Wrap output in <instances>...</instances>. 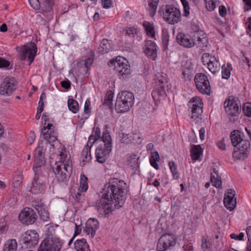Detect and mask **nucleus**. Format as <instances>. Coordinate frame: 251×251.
Instances as JSON below:
<instances>
[{
	"mask_svg": "<svg viewBox=\"0 0 251 251\" xmlns=\"http://www.w3.org/2000/svg\"><path fill=\"white\" fill-rule=\"evenodd\" d=\"M126 183L123 180L116 178H111L105 184L101 192V198L99 200L98 208L103 211L106 217L112 211L111 205L115 201V207L118 209L122 207L125 202L126 196L124 187Z\"/></svg>",
	"mask_w": 251,
	"mask_h": 251,
	"instance_id": "1",
	"label": "nucleus"
},
{
	"mask_svg": "<svg viewBox=\"0 0 251 251\" xmlns=\"http://www.w3.org/2000/svg\"><path fill=\"white\" fill-rule=\"evenodd\" d=\"M195 39L197 40L199 46L204 45L207 43L205 34L201 30H197L194 34ZM177 43L185 48H191L195 45V42L191 40L189 36L182 33L177 34L176 37Z\"/></svg>",
	"mask_w": 251,
	"mask_h": 251,
	"instance_id": "2",
	"label": "nucleus"
},
{
	"mask_svg": "<svg viewBox=\"0 0 251 251\" xmlns=\"http://www.w3.org/2000/svg\"><path fill=\"white\" fill-rule=\"evenodd\" d=\"M162 15L164 20L169 24L175 25L181 20V14L179 10L172 6L167 5L164 9L159 11Z\"/></svg>",
	"mask_w": 251,
	"mask_h": 251,
	"instance_id": "3",
	"label": "nucleus"
},
{
	"mask_svg": "<svg viewBox=\"0 0 251 251\" xmlns=\"http://www.w3.org/2000/svg\"><path fill=\"white\" fill-rule=\"evenodd\" d=\"M37 50V46L33 42H30L22 46L19 48L18 50L20 59L21 60H25L27 59L30 65L34 59Z\"/></svg>",
	"mask_w": 251,
	"mask_h": 251,
	"instance_id": "4",
	"label": "nucleus"
},
{
	"mask_svg": "<svg viewBox=\"0 0 251 251\" xmlns=\"http://www.w3.org/2000/svg\"><path fill=\"white\" fill-rule=\"evenodd\" d=\"M127 62L124 58L119 57L116 59H112L108 62L110 67H114V70L118 72L119 75L126 77L130 74V66L127 64Z\"/></svg>",
	"mask_w": 251,
	"mask_h": 251,
	"instance_id": "5",
	"label": "nucleus"
},
{
	"mask_svg": "<svg viewBox=\"0 0 251 251\" xmlns=\"http://www.w3.org/2000/svg\"><path fill=\"white\" fill-rule=\"evenodd\" d=\"M56 167L53 172L57 181L59 182L67 181L70 176L72 167L65 163L58 162L56 164Z\"/></svg>",
	"mask_w": 251,
	"mask_h": 251,
	"instance_id": "6",
	"label": "nucleus"
},
{
	"mask_svg": "<svg viewBox=\"0 0 251 251\" xmlns=\"http://www.w3.org/2000/svg\"><path fill=\"white\" fill-rule=\"evenodd\" d=\"M243 134L238 130H234L230 133V138L231 144L234 147H238L242 151H248L250 143L249 141L242 138Z\"/></svg>",
	"mask_w": 251,
	"mask_h": 251,
	"instance_id": "7",
	"label": "nucleus"
},
{
	"mask_svg": "<svg viewBox=\"0 0 251 251\" xmlns=\"http://www.w3.org/2000/svg\"><path fill=\"white\" fill-rule=\"evenodd\" d=\"M194 80L197 88L200 93L203 94H210V83L206 75L202 73L197 74Z\"/></svg>",
	"mask_w": 251,
	"mask_h": 251,
	"instance_id": "8",
	"label": "nucleus"
},
{
	"mask_svg": "<svg viewBox=\"0 0 251 251\" xmlns=\"http://www.w3.org/2000/svg\"><path fill=\"white\" fill-rule=\"evenodd\" d=\"M167 75L163 72L157 73L155 75L154 80L156 84L155 86L157 87V89L152 92L151 95L154 99H155L157 95L161 96L164 92V88L165 85L168 83Z\"/></svg>",
	"mask_w": 251,
	"mask_h": 251,
	"instance_id": "9",
	"label": "nucleus"
},
{
	"mask_svg": "<svg viewBox=\"0 0 251 251\" xmlns=\"http://www.w3.org/2000/svg\"><path fill=\"white\" fill-rule=\"evenodd\" d=\"M176 243V239L171 234L163 235L159 239L157 246L156 251H166L174 247Z\"/></svg>",
	"mask_w": 251,
	"mask_h": 251,
	"instance_id": "10",
	"label": "nucleus"
},
{
	"mask_svg": "<svg viewBox=\"0 0 251 251\" xmlns=\"http://www.w3.org/2000/svg\"><path fill=\"white\" fill-rule=\"evenodd\" d=\"M203 103L199 97L192 98L189 101V111L191 113V118L194 120L199 118L202 112Z\"/></svg>",
	"mask_w": 251,
	"mask_h": 251,
	"instance_id": "11",
	"label": "nucleus"
},
{
	"mask_svg": "<svg viewBox=\"0 0 251 251\" xmlns=\"http://www.w3.org/2000/svg\"><path fill=\"white\" fill-rule=\"evenodd\" d=\"M17 83L13 77L5 78L0 84V95L9 96L16 89Z\"/></svg>",
	"mask_w": 251,
	"mask_h": 251,
	"instance_id": "12",
	"label": "nucleus"
},
{
	"mask_svg": "<svg viewBox=\"0 0 251 251\" xmlns=\"http://www.w3.org/2000/svg\"><path fill=\"white\" fill-rule=\"evenodd\" d=\"M61 247L62 244L58 238H51L44 240L38 251H59Z\"/></svg>",
	"mask_w": 251,
	"mask_h": 251,
	"instance_id": "13",
	"label": "nucleus"
},
{
	"mask_svg": "<svg viewBox=\"0 0 251 251\" xmlns=\"http://www.w3.org/2000/svg\"><path fill=\"white\" fill-rule=\"evenodd\" d=\"M46 148H44L41 142L39 143L38 146L35 150L34 163L33 169L34 172L38 171V168L41 167L45 164V152Z\"/></svg>",
	"mask_w": 251,
	"mask_h": 251,
	"instance_id": "14",
	"label": "nucleus"
},
{
	"mask_svg": "<svg viewBox=\"0 0 251 251\" xmlns=\"http://www.w3.org/2000/svg\"><path fill=\"white\" fill-rule=\"evenodd\" d=\"M241 105L239 102L234 100L233 97H229L224 102V107L227 115L232 116H238L239 114Z\"/></svg>",
	"mask_w": 251,
	"mask_h": 251,
	"instance_id": "15",
	"label": "nucleus"
},
{
	"mask_svg": "<svg viewBox=\"0 0 251 251\" xmlns=\"http://www.w3.org/2000/svg\"><path fill=\"white\" fill-rule=\"evenodd\" d=\"M37 216L31 208L26 207L22 210L19 215V220L24 224H33L37 219Z\"/></svg>",
	"mask_w": 251,
	"mask_h": 251,
	"instance_id": "16",
	"label": "nucleus"
},
{
	"mask_svg": "<svg viewBox=\"0 0 251 251\" xmlns=\"http://www.w3.org/2000/svg\"><path fill=\"white\" fill-rule=\"evenodd\" d=\"M35 172V175L29 191L32 194H38L42 193L45 190V185L43 181L44 177L41 175L37 174L36 172Z\"/></svg>",
	"mask_w": 251,
	"mask_h": 251,
	"instance_id": "17",
	"label": "nucleus"
},
{
	"mask_svg": "<svg viewBox=\"0 0 251 251\" xmlns=\"http://www.w3.org/2000/svg\"><path fill=\"white\" fill-rule=\"evenodd\" d=\"M235 191L232 189L227 190L225 194L224 203L225 207L230 211H232L236 205V199L235 198Z\"/></svg>",
	"mask_w": 251,
	"mask_h": 251,
	"instance_id": "18",
	"label": "nucleus"
},
{
	"mask_svg": "<svg viewBox=\"0 0 251 251\" xmlns=\"http://www.w3.org/2000/svg\"><path fill=\"white\" fill-rule=\"evenodd\" d=\"M38 240V234L34 230H28L23 235V242L28 248L36 245Z\"/></svg>",
	"mask_w": 251,
	"mask_h": 251,
	"instance_id": "19",
	"label": "nucleus"
},
{
	"mask_svg": "<svg viewBox=\"0 0 251 251\" xmlns=\"http://www.w3.org/2000/svg\"><path fill=\"white\" fill-rule=\"evenodd\" d=\"M121 142L125 144L134 143L140 144L142 142V136L140 133H132L131 134L122 133Z\"/></svg>",
	"mask_w": 251,
	"mask_h": 251,
	"instance_id": "20",
	"label": "nucleus"
},
{
	"mask_svg": "<svg viewBox=\"0 0 251 251\" xmlns=\"http://www.w3.org/2000/svg\"><path fill=\"white\" fill-rule=\"evenodd\" d=\"M103 149L102 147H98L96 150V157L97 161L100 163L105 162L109 154L111 151V148L107 147Z\"/></svg>",
	"mask_w": 251,
	"mask_h": 251,
	"instance_id": "21",
	"label": "nucleus"
},
{
	"mask_svg": "<svg viewBox=\"0 0 251 251\" xmlns=\"http://www.w3.org/2000/svg\"><path fill=\"white\" fill-rule=\"evenodd\" d=\"M157 46L151 40L146 42L144 52L147 56L152 60H155L157 56Z\"/></svg>",
	"mask_w": 251,
	"mask_h": 251,
	"instance_id": "22",
	"label": "nucleus"
},
{
	"mask_svg": "<svg viewBox=\"0 0 251 251\" xmlns=\"http://www.w3.org/2000/svg\"><path fill=\"white\" fill-rule=\"evenodd\" d=\"M99 226V223L98 220L90 218L86 222L85 228L84 230L85 231L87 234H90L91 236L93 237Z\"/></svg>",
	"mask_w": 251,
	"mask_h": 251,
	"instance_id": "23",
	"label": "nucleus"
},
{
	"mask_svg": "<svg viewBox=\"0 0 251 251\" xmlns=\"http://www.w3.org/2000/svg\"><path fill=\"white\" fill-rule=\"evenodd\" d=\"M35 208L38 213L40 219L44 222H48L50 214L43 202H35Z\"/></svg>",
	"mask_w": 251,
	"mask_h": 251,
	"instance_id": "24",
	"label": "nucleus"
},
{
	"mask_svg": "<svg viewBox=\"0 0 251 251\" xmlns=\"http://www.w3.org/2000/svg\"><path fill=\"white\" fill-rule=\"evenodd\" d=\"M132 107L130 105L126 103V101H124L120 98L117 96L115 103V109L118 113H123L128 111Z\"/></svg>",
	"mask_w": 251,
	"mask_h": 251,
	"instance_id": "25",
	"label": "nucleus"
},
{
	"mask_svg": "<svg viewBox=\"0 0 251 251\" xmlns=\"http://www.w3.org/2000/svg\"><path fill=\"white\" fill-rule=\"evenodd\" d=\"M207 64L208 69L213 74L218 72L220 70L221 65L214 56H210Z\"/></svg>",
	"mask_w": 251,
	"mask_h": 251,
	"instance_id": "26",
	"label": "nucleus"
},
{
	"mask_svg": "<svg viewBox=\"0 0 251 251\" xmlns=\"http://www.w3.org/2000/svg\"><path fill=\"white\" fill-rule=\"evenodd\" d=\"M118 96L120 97L124 101H126L127 104L132 106L134 100V95L132 93L127 91H122L119 93Z\"/></svg>",
	"mask_w": 251,
	"mask_h": 251,
	"instance_id": "27",
	"label": "nucleus"
},
{
	"mask_svg": "<svg viewBox=\"0 0 251 251\" xmlns=\"http://www.w3.org/2000/svg\"><path fill=\"white\" fill-rule=\"evenodd\" d=\"M74 246L77 251H91L84 238L76 240L74 243Z\"/></svg>",
	"mask_w": 251,
	"mask_h": 251,
	"instance_id": "28",
	"label": "nucleus"
},
{
	"mask_svg": "<svg viewBox=\"0 0 251 251\" xmlns=\"http://www.w3.org/2000/svg\"><path fill=\"white\" fill-rule=\"evenodd\" d=\"M190 151L192 159L196 161L199 160L202 154V150L200 145H192Z\"/></svg>",
	"mask_w": 251,
	"mask_h": 251,
	"instance_id": "29",
	"label": "nucleus"
},
{
	"mask_svg": "<svg viewBox=\"0 0 251 251\" xmlns=\"http://www.w3.org/2000/svg\"><path fill=\"white\" fill-rule=\"evenodd\" d=\"M112 48L111 42L107 39H104L101 42L98 48V50L101 54H104L109 52Z\"/></svg>",
	"mask_w": 251,
	"mask_h": 251,
	"instance_id": "30",
	"label": "nucleus"
},
{
	"mask_svg": "<svg viewBox=\"0 0 251 251\" xmlns=\"http://www.w3.org/2000/svg\"><path fill=\"white\" fill-rule=\"evenodd\" d=\"M147 35L151 38H154L155 34L154 27L153 23L145 21L143 24Z\"/></svg>",
	"mask_w": 251,
	"mask_h": 251,
	"instance_id": "31",
	"label": "nucleus"
},
{
	"mask_svg": "<svg viewBox=\"0 0 251 251\" xmlns=\"http://www.w3.org/2000/svg\"><path fill=\"white\" fill-rule=\"evenodd\" d=\"M51 126H52V124H48L47 126H44V128L42 129V134L44 135V138L46 140L50 139L52 140L55 141L56 138L50 135L51 132L52 131L51 129Z\"/></svg>",
	"mask_w": 251,
	"mask_h": 251,
	"instance_id": "32",
	"label": "nucleus"
},
{
	"mask_svg": "<svg viewBox=\"0 0 251 251\" xmlns=\"http://www.w3.org/2000/svg\"><path fill=\"white\" fill-rule=\"evenodd\" d=\"M17 243L15 239L8 240L3 247V251H16Z\"/></svg>",
	"mask_w": 251,
	"mask_h": 251,
	"instance_id": "33",
	"label": "nucleus"
},
{
	"mask_svg": "<svg viewBox=\"0 0 251 251\" xmlns=\"http://www.w3.org/2000/svg\"><path fill=\"white\" fill-rule=\"evenodd\" d=\"M81 159L84 163L88 162L91 159L90 148L88 145L83 149L81 152Z\"/></svg>",
	"mask_w": 251,
	"mask_h": 251,
	"instance_id": "34",
	"label": "nucleus"
},
{
	"mask_svg": "<svg viewBox=\"0 0 251 251\" xmlns=\"http://www.w3.org/2000/svg\"><path fill=\"white\" fill-rule=\"evenodd\" d=\"M150 163L152 167L155 169H159V166L157 162L159 161V155L157 151L151 152V155L150 159Z\"/></svg>",
	"mask_w": 251,
	"mask_h": 251,
	"instance_id": "35",
	"label": "nucleus"
},
{
	"mask_svg": "<svg viewBox=\"0 0 251 251\" xmlns=\"http://www.w3.org/2000/svg\"><path fill=\"white\" fill-rule=\"evenodd\" d=\"M237 150L233 151L232 155L233 158L236 159H244L247 157V151H242L240 150L239 147H236Z\"/></svg>",
	"mask_w": 251,
	"mask_h": 251,
	"instance_id": "36",
	"label": "nucleus"
},
{
	"mask_svg": "<svg viewBox=\"0 0 251 251\" xmlns=\"http://www.w3.org/2000/svg\"><path fill=\"white\" fill-rule=\"evenodd\" d=\"M100 139L104 143V148H106L108 146L111 148V138L107 130H106L103 133L102 136L100 137Z\"/></svg>",
	"mask_w": 251,
	"mask_h": 251,
	"instance_id": "37",
	"label": "nucleus"
},
{
	"mask_svg": "<svg viewBox=\"0 0 251 251\" xmlns=\"http://www.w3.org/2000/svg\"><path fill=\"white\" fill-rule=\"evenodd\" d=\"M68 105L70 110L72 111L74 113H76L79 109L77 101L74 99L68 100Z\"/></svg>",
	"mask_w": 251,
	"mask_h": 251,
	"instance_id": "38",
	"label": "nucleus"
},
{
	"mask_svg": "<svg viewBox=\"0 0 251 251\" xmlns=\"http://www.w3.org/2000/svg\"><path fill=\"white\" fill-rule=\"evenodd\" d=\"M88 178L84 175L80 176V187L79 190L81 192H85L88 189Z\"/></svg>",
	"mask_w": 251,
	"mask_h": 251,
	"instance_id": "39",
	"label": "nucleus"
},
{
	"mask_svg": "<svg viewBox=\"0 0 251 251\" xmlns=\"http://www.w3.org/2000/svg\"><path fill=\"white\" fill-rule=\"evenodd\" d=\"M162 40L164 50H165L167 49L168 44L169 41V34L168 30H163L162 35Z\"/></svg>",
	"mask_w": 251,
	"mask_h": 251,
	"instance_id": "40",
	"label": "nucleus"
},
{
	"mask_svg": "<svg viewBox=\"0 0 251 251\" xmlns=\"http://www.w3.org/2000/svg\"><path fill=\"white\" fill-rule=\"evenodd\" d=\"M138 159L139 157H137L136 155L130 156L129 158V164L132 169H136L139 167Z\"/></svg>",
	"mask_w": 251,
	"mask_h": 251,
	"instance_id": "41",
	"label": "nucleus"
},
{
	"mask_svg": "<svg viewBox=\"0 0 251 251\" xmlns=\"http://www.w3.org/2000/svg\"><path fill=\"white\" fill-rule=\"evenodd\" d=\"M113 98V94L112 93V92H107L105 97L103 104L108 105L109 108H111L112 105Z\"/></svg>",
	"mask_w": 251,
	"mask_h": 251,
	"instance_id": "42",
	"label": "nucleus"
},
{
	"mask_svg": "<svg viewBox=\"0 0 251 251\" xmlns=\"http://www.w3.org/2000/svg\"><path fill=\"white\" fill-rule=\"evenodd\" d=\"M169 166L172 173L174 178L177 179L179 177V175L177 171L176 165L175 162H170L169 163Z\"/></svg>",
	"mask_w": 251,
	"mask_h": 251,
	"instance_id": "43",
	"label": "nucleus"
},
{
	"mask_svg": "<svg viewBox=\"0 0 251 251\" xmlns=\"http://www.w3.org/2000/svg\"><path fill=\"white\" fill-rule=\"evenodd\" d=\"M150 9L152 12V15H154L156 12L159 0H148Z\"/></svg>",
	"mask_w": 251,
	"mask_h": 251,
	"instance_id": "44",
	"label": "nucleus"
},
{
	"mask_svg": "<svg viewBox=\"0 0 251 251\" xmlns=\"http://www.w3.org/2000/svg\"><path fill=\"white\" fill-rule=\"evenodd\" d=\"M201 248L203 251H212L211 243L204 237L202 238Z\"/></svg>",
	"mask_w": 251,
	"mask_h": 251,
	"instance_id": "45",
	"label": "nucleus"
},
{
	"mask_svg": "<svg viewBox=\"0 0 251 251\" xmlns=\"http://www.w3.org/2000/svg\"><path fill=\"white\" fill-rule=\"evenodd\" d=\"M192 70H182V77L185 81L189 80L192 77Z\"/></svg>",
	"mask_w": 251,
	"mask_h": 251,
	"instance_id": "46",
	"label": "nucleus"
},
{
	"mask_svg": "<svg viewBox=\"0 0 251 251\" xmlns=\"http://www.w3.org/2000/svg\"><path fill=\"white\" fill-rule=\"evenodd\" d=\"M222 78L226 79H227L230 75V70L226 67L225 65L222 67Z\"/></svg>",
	"mask_w": 251,
	"mask_h": 251,
	"instance_id": "47",
	"label": "nucleus"
},
{
	"mask_svg": "<svg viewBox=\"0 0 251 251\" xmlns=\"http://www.w3.org/2000/svg\"><path fill=\"white\" fill-rule=\"evenodd\" d=\"M219 177V176L215 177L213 175H211L210 180L213 183V185L217 188H219L222 185V181Z\"/></svg>",
	"mask_w": 251,
	"mask_h": 251,
	"instance_id": "48",
	"label": "nucleus"
},
{
	"mask_svg": "<svg viewBox=\"0 0 251 251\" xmlns=\"http://www.w3.org/2000/svg\"><path fill=\"white\" fill-rule=\"evenodd\" d=\"M206 7L208 11H212L216 7L215 0H205Z\"/></svg>",
	"mask_w": 251,
	"mask_h": 251,
	"instance_id": "49",
	"label": "nucleus"
},
{
	"mask_svg": "<svg viewBox=\"0 0 251 251\" xmlns=\"http://www.w3.org/2000/svg\"><path fill=\"white\" fill-rule=\"evenodd\" d=\"M243 111L248 117H251V103H247L243 106Z\"/></svg>",
	"mask_w": 251,
	"mask_h": 251,
	"instance_id": "50",
	"label": "nucleus"
},
{
	"mask_svg": "<svg viewBox=\"0 0 251 251\" xmlns=\"http://www.w3.org/2000/svg\"><path fill=\"white\" fill-rule=\"evenodd\" d=\"M193 64L190 60H187L182 63L181 70H193Z\"/></svg>",
	"mask_w": 251,
	"mask_h": 251,
	"instance_id": "51",
	"label": "nucleus"
},
{
	"mask_svg": "<svg viewBox=\"0 0 251 251\" xmlns=\"http://www.w3.org/2000/svg\"><path fill=\"white\" fill-rule=\"evenodd\" d=\"M44 2V4L45 5V10L47 11H50L51 10L53 5V2L52 0H43Z\"/></svg>",
	"mask_w": 251,
	"mask_h": 251,
	"instance_id": "52",
	"label": "nucleus"
},
{
	"mask_svg": "<svg viewBox=\"0 0 251 251\" xmlns=\"http://www.w3.org/2000/svg\"><path fill=\"white\" fill-rule=\"evenodd\" d=\"M31 6L35 9H39L41 6L39 0H28Z\"/></svg>",
	"mask_w": 251,
	"mask_h": 251,
	"instance_id": "53",
	"label": "nucleus"
},
{
	"mask_svg": "<svg viewBox=\"0 0 251 251\" xmlns=\"http://www.w3.org/2000/svg\"><path fill=\"white\" fill-rule=\"evenodd\" d=\"M137 33V29L133 27H129L126 30V34L129 36L134 37Z\"/></svg>",
	"mask_w": 251,
	"mask_h": 251,
	"instance_id": "54",
	"label": "nucleus"
},
{
	"mask_svg": "<svg viewBox=\"0 0 251 251\" xmlns=\"http://www.w3.org/2000/svg\"><path fill=\"white\" fill-rule=\"evenodd\" d=\"M101 4L104 8L108 9L112 6L113 2L111 0H101Z\"/></svg>",
	"mask_w": 251,
	"mask_h": 251,
	"instance_id": "55",
	"label": "nucleus"
},
{
	"mask_svg": "<svg viewBox=\"0 0 251 251\" xmlns=\"http://www.w3.org/2000/svg\"><path fill=\"white\" fill-rule=\"evenodd\" d=\"M184 7V16L187 17L189 14V7L188 2L185 0L182 1Z\"/></svg>",
	"mask_w": 251,
	"mask_h": 251,
	"instance_id": "56",
	"label": "nucleus"
},
{
	"mask_svg": "<svg viewBox=\"0 0 251 251\" xmlns=\"http://www.w3.org/2000/svg\"><path fill=\"white\" fill-rule=\"evenodd\" d=\"M94 61V56L92 55L88 58L85 60V66L87 69V71H88L89 69V67L91 65V64L93 63Z\"/></svg>",
	"mask_w": 251,
	"mask_h": 251,
	"instance_id": "57",
	"label": "nucleus"
},
{
	"mask_svg": "<svg viewBox=\"0 0 251 251\" xmlns=\"http://www.w3.org/2000/svg\"><path fill=\"white\" fill-rule=\"evenodd\" d=\"M10 65L9 61L0 57V68H8Z\"/></svg>",
	"mask_w": 251,
	"mask_h": 251,
	"instance_id": "58",
	"label": "nucleus"
},
{
	"mask_svg": "<svg viewBox=\"0 0 251 251\" xmlns=\"http://www.w3.org/2000/svg\"><path fill=\"white\" fill-rule=\"evenodd\" d=\"M231 238L233 239H235L236 240H242L243 239L244 236V234L243 232H241L239 235H236V234L232 233L230 235Z\"/></svg>",
	"mask_w": 251,
	"mask_h": 251,
	"instance_id": "59",
	"label": "nucleus"
},
{
	"mask_svg": "<svg viewBox=\"0 0 251 251\" xmlns=\"http://www.w3.org/2000/svg\"><path fill=\"white\" fill-rule=\"evenodd\" d=\"M219 14L222 17H225L226 15V9L224 5L220 6L219 8Z\"/></svg>",
	"mask_w": 251,
	"mask_h": 251,
	"instance_id": "60",
	"label": "nucleus"
},
{
	"mask_svg": "<svg viewBox=\"0 0 251 251\" xmlns=\"http://www.w3.org/2000/svg\"><path fill=\"white\" fill-rule=\"evenodd\" d=\"M61 86L66 89H69L71 87V82L68 80H63L61 82Z\"/></svg>",
	"mask_w": 251,
	"mask_h": 251,
	"instance_id": "61",
	"label": "nucleus"
},
{
	"mask_svg": "<svg viewBox=\"0 0 251 251\" xmlns=\"http://www.w3.org/2000/svg\"><path fill=\"white\" fill-rule=\"evenodd\" d=\"M245 3V11H249L251 9V0H243Z\"/></svg>",
	"mask_w": 251,
	"mask_h": 251,
	"instance_id": "62",
	"label": "nucleus"
},
{
	"mask_svg": "<svg viewBox=\"0 0 251 251\" xmlns=\"http://www.w3.org/2000/svg\"><path fill=\"white\" fill-rule=\"evenodd\" d=\"M90 106V102L89 100H87L85 101L84 105V112L86 114H89L90 113L89 107Z\"/></svg>",
	"mask_w": 251,
	"mask_h": 251,
	"instance_id": "63",
	"label": "nucleus"
},
{
	"mask_svg": "<svg viewBox=\"0 0 251 251\" xmlns=\"http://www.w3.org/2000/svg\"><path fill=\"white\" fill-rule=\"evenodd\" d=\"M246 233L248 236L249 243L251 244V226H249L247 228Z\"/></svg>",
	"mask_w": 251,
	"mask_h": 251,
	"instance_id": "64",
	"label": "nucleus"
}]
</instances>
